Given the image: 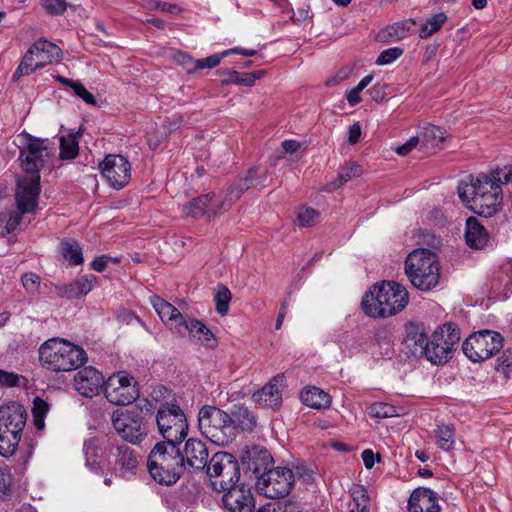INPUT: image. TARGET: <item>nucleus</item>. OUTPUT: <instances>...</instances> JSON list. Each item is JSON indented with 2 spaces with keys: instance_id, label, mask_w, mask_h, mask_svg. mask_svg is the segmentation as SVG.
Returning a JSON list of instances; mask_svg holds the SVG:
<instances>
[{
  "instance_id": "338daca9",
  "label": "nucleus",
  "mask_w": 512,
  "mask_h": 512,
  "mask_svg": "<svg viewBox=\"0 0 512 512\" xmlns=\"http://www.w3.org/2000/svg\"><path fill=\"white\" fill-rule=\"evenodd\" d=\"M111 257L108 255H101L96 257L90 264L91 269L102 272L107 267L108 263L110 262Z\"/></svg>"
},
{
  "instance_id": "a18cd8bd",
  "label": "nucleus",
  "mask_w": 512,
  "mask_h": 512,
  "mask_svg": "<svg viewBox=\"0 0 512 512\" xmlns=\"http://www.w3.org/2000/svg\"><path fill=\"white\" fill-rule=\"evenodd\" d=\"M98 449L99 440L97 438H90L84 443V452L86 455V465L91 470L98 469Z\"/></svg>"
},
{
  "instance_id": "3c124183",
  "label": "nucleus",
  "mask_w": 512,
  "mask_h": 512,
  "mask_svg": "<svg viewBox=\"0 0 512 512\" xmlns=\"http://www.w3.org/2000/svg\"><path fill=\"white\" fill-rule=\"evenodd\" d=\"M13 476L10 469L0 462V500H4L11 492Z\"/></svg>"
},
{
  "instance_id": "423d86ee",
  "label": "nucleus",
  "mask_w": 512,
  "mask_h": 512,
  "mask_svg": "<svg viewBox=\"0 0 512 512\" xmlns=\"http://www.w3.org/2000/svg\"><path fill=\"white\" fill-rule=\"evenodd\" d=\"M48 139L30 137L27 145L20 150L21 166L24 176L18 178L17 186L28 190L40 192V170L44 167L46 159L50 156Z\"/></svg>"
},
{
  "instance_id": "9d476101",
  "label": "nucleus",
  "mask_w": 512,
  "mask_h": 512,
  "mask_svg": "<svg viewBox=\"0 0 512 512\" xmlns=\"http://www.w3.org/2000/svg\"><path fill=\"white\" fill-rule=\"evenodd\" d=\"M155 421L163 441L183 442L188 434L186 416L177 404H161L157 410Z\"/></svg>"
},
{
  "instance_id": "dca6fc26",
  "label": "nucleus",
  "mask_w": 512,
  "mask_h": 512,
  "mask_svg": "<svg viewBox=\"0 0 512 512\" xmlns=\"http://www.w3.org/2000/svg\"><path fill=\"white\" fill-rule=\"evenodd\" d=\"M440 263L435 252L418 248V290L430 291L440 282Z\"/></svg>"
},
{
  "instance_id": "8fccbe9b",
  "label": "nucleus",
  "mask_w": 512,
  "mask_h": 512,
  "mask_svg": "<svg viewBox=\"0 0 512 512\" xmlns=\"http://www.w3.org/2000/svg\"><path fill=\"white\" fill-rule=\"evenodd\" d=\"M319 220V212L311 207L299 209L296 224L301 227H311Z\"/></svg>"
},
{
  "instance_id": "9b49d317",
  "label": "nucleus",
  "mask_w": 512,
  "mask_h": 512,
  "mask_svg": "<svg viewBox=\"0 0 512 512\" xmlns=\"http://www.w3.org/2000/svg\"><path fill=\"white\" fill-rule=\"evenodd\" d=\"M504 345L503 336L496 331L481 330L470 335L462 345L464 354L473 362L491 358Z\"/></svg>"
},
{
  "instance_id": "5701e85b",
  "label": "nucleus",
  "mask_w": 512,
  "mask_h": 512,
  "mask_svg": "<svg viewBox=\"0 0 512 512\" xmlns=\"http://www.w3.org/2000/svg\"><path fill=\"white\" fill-rule=\"evenodd\" d=\"M266 178L267 170L261 169L260 167H252L248 170L244 178H240L230 186L226 194L234 203L250 188L261 189L265 187Z\"/></svg>"
},
{
  "instance_id": "4468645a",
  "label": "nucleus",
  "mask_w": 512,
  "mask_h": 512,
  "mask_svg": "<svg viewBox=\"0 0 512 512\" xmlns=\"http://www.w3.org/2000/svg\"><path fill=\"white\" fill-rule=\"evenodd\" d=\"M104 394L114 405H129L139 397L138 383L128 373L118 372L106 380Z\"/></svg>"
},
{
  "instance_id": "cd10ccee",
  "label": "nucleus",
  "mask_w": 512,
  "mask_h": 512,
  "mask_svg": "<svg viewBox=\"0 0 512 512\" xmlns=\"http://www.w3.org/2000/svg\"><path fill=\"white\" fill-rule=\"evenodd\" d=\"M38 67L43 68L48 64L59 61L62 57L61 49L45 39H39L30 46Z\"/></svg>"
},
{
  "instance_id": "6e6552de",
  "label": "nucleus",
  "mask_w": 512,
  "mask_h": 512,
  "mask_svg": "<svg viewBox=\"0 0 512 512\" xmlns=\"http://www.w3.org/2000/svg\"><path fill=\"white\" fill-rule=\"evenodd\" d=\"M459 341L460 331L456 325L445 323L433 332L423 347L422 353L430 363L443 365L452 358Z\"/></svg>"
},
{
  "instance_id": "58836bf2",
  "label": "nucleus",
  "mask_w": 512,
  "mask_h": 512,
  "mask_svg": "<svg viewBox=\"0 0 512 512\" xmlns=\"http://www.w3.org/2000/svg\"><path fill=\"white\" fill-rule=\"evenodd\" d=\"M210 194V203H208L207 219L211 220L218 215L228 211L233 202L230 200L228 195L225 193L224 196H216L214 193Z\"/></svg>"
},
{
  "instance_id": "bf43d9fd",
  "label": "nucleus",
  "mask_w": 512,
  "mask_h": 512,
  "mask_svg": "<svg viewBox=\"0 0 512 512\" xmlns=\"http://www.w3.org/2000/svg\"><path fill=\"white\" fill-rule=\"evenodd\" d=\"M416 257V249H413L405 260V273L413 286H416V268L414 259Z\"/></svg>"
},
{
  "instance_id": "7ed1b4c3",
  "label": "nucleus",
  "mask_w": 512,
  "mask_h": 512,
  "mask_svg": "<svg viewBox=\"0 0 512 512\" xmlns=\"http://www.w3.org/2000/svg\"><path fill=\"white\" fill-rule=\"evenodd\" d=\"M181 443L161 441L149 453L147 468L151 477L159 484L173 485L183 475L185 470L179 447Z\"/></svg>"
},
{
  "instance_id": "b1692460",
  "label": "nucleus",
  "mask_w": 512,
  "mask_h": 512,
  "mask_svg": "<svg viewBox=\"0 0 512 512\" xmlns=\"http://www.w3.org/2000/svg\"><path fill=\"white\" fill-rule=\"evenodd\" d=\"M96 283V276L88 274L68 284H52L51 292L61 298L75 299L88 294L95 287Z\"/></svg>"
},
{
  "instance_id": "a878e982",
  "label": "nucleus",
  "mask_w": 512,
  "mask_h": 512,
  "mask_svg": "<svg viewBox=\"0 0 512 512\" xmlns=\"http://www.w3.org/2000/svg\"><path fill=\"white\" fill-rule=\"evenodd\" d=\"M188 333L190 339L196 343L210 349H214L218 342L211 330L200 320L188 317L181 328L179 336Z\"/></svg>"
},
{
  "instance_id": "864d4df0",
  "label": "nucleus",
  "mask_w": 512,
  "mask_h": 512,
  "mask_svg": "<svg viewBox=\"0 0 512 512\" xmlns=\"http://www.w3.org/2000/svg\"><path fill=\"white\" fill-rule=\"evenodd\" d=\"M495 368L505 376L512 372V348H507L502 352L501 356L497 358Z\"/></svg>"
},
{
  "instance_id": "f3484780",
  "label": "nucleus",
  "mask_w": 512,
  "mask_h": 512,
  "mask_svg": "<svg viewBox=\"0 0 512 512\" xmlns=\"http://www.w3.org/2000/svg\"><path fill=\"white\" fill-rule=\"evenodd\" d=\"M100 170L110 186L115 189L125 187L130 180L131 165L122 155H107L100 163Z\"/></svg>"
},
{
  "instance_id": "f257e3e1",
  "label": "nucleus",
  "mask_w": 512,
  "mask_h": 512,
  "mask_svg": "<svg viewBox=\"0 0 512 512\" xmlns=\"http://www.w3.org/2000/svg\"><path fill=\"white\" fill-rule=\"evenodd\" d=\"M512 182V165L493 169L490 174L469 175L457 187L458 196L467 207L483 217L495 215L502 204L501 185Z\"/></svg>"
},
{
  "instance_id": "e433bc0d",
  "label": "nucleus",
  "mask_w": 512,
  "mask_h": 512,
  "mask_svg": "<svg viewBox=\"0 0 512 512\" xmlns=\"http://www.w3.org/2000/svg\"><path fill=\"white\" fill-rule=\"evenodd\" d=\"M60 253L72 266H77L84 262L82 248L76 241H62Z\"/></svg>"
},
{
  "instance_id": "e2e57ef3",
  "label": "nucleus",
  "mask_w": 512,
  "mask_h": 512,
  "mask_svg": "<svg viewBox=\"0 0 512 512\" xmlns=\"http://www.w3.org/2000/svg\"><path fill=\"white\" fill-rule=\"evenodd\" d=\"M0 384L7 387H15L19 384V376L13 372L0 369Z\"/></svg>"
},
{
  "instance_id": "7c9ffc66",
  "label": "nucleus",
  "mask_w": 512,
  "mask_h": 512,
  "mask_svg": "<svg viewBox=\"0 0 512 512\" xmlns=\"http://www.w3.org/2000/svg\"><path fill=\"white\" fill-rule=\"evenodd\" d=\"M466 243L475 249L483 248L488 242V233L484 226L475 217H469L466 221Z\"/></svg>"
},
{
  "instance_id": "1a4fd4ad",
  "label": "nucleus",
  "mask_w": 512,
  "mask_h": 512,
  "mask_svg": "<svg viewBox=\"0 0 512 512\" xmlns=\"http://www.w3.org/2000/svg\"><path fill=\"white\" fill-rule=\"evenodd\" d=\"M211 479V488L217 492H225L240 484V466L235 456L228 452H217L212 455L206 471Z\"/></svg>"
},
{
  "instance_id": "4c0bfd02",
  "label": "nucleus",
  "mask_w": 512,
  "mask_h": 512,
  "mask_svg": "<svg viewBox=\"0 0 512 512\" xmlns=\"http://www.w3.org/2000/svg\"><path fill=\"white\" fill-rule=\"evenodd\" d=\"M208 203H210V194L200 195L184 206V212L187 216L194 218L204 217L207 219Z\"/></svg>"
},
{
  "instance_id": "f03ea898",
  "label": "nucleus",
  "mask_w": 512,
  "mask_h": 512,
  "mask_svg": "<svg viewBox=\"0 0 512 512\" xmlns=\"http://www.w3.org/2000/svg\"><path fill=\"white\" fill-rule=\"evenodd\" d=\"M408 304V292L399 283L374 284L361 301L363 312L373 318H387L401 312Z\"/></svg>"
},
{
  "instance_id": "0eeeda50",
  "label": "nucleus",
  "mask_w": 512,
  "mask_h": 512,
  "mask_svg": "<svg viewBox=\"0 0 512 512\" xmlns=\"http://www.w3.org/2000/svg\"><path fill=\"white\" fill-rule=\"evenodd\" d=\"M198 425L201 433L219 446L233 441V426L228 413L217 407L203 406L198 414Z\"/></svg>"
},
{
  "instance_id": "c85d7f7f",
  "label": "nucleus",
  "mask_w": 512,
  "mask_h": 512,
  "mask_svg": "<svg viewBox=\"0 0 512 512\" xmlns=\"http://www.w3.org/2000/svg\"><path fill=\"white\" fill-rule=\"evenodd\" d=\"M110 454L115 457V464L120 471L125 473H134L138 467V456L136 452L125 444L113 446Z\"/></svg>"
},
{
  "instance_id": "37998d69",
  "label": "nucleus",
  "mask_w": 512,
  "mask_h": 512,
  "mask_svg": "<svg viewBox=\"0 0 512 512\" xmlns=\"http://www.w3.org/2000/svg\"><path fill=\"white\" fill-rule=\"evenodd\" d=\"M262 72H245L239 73L235 70L227 72V78L223 80L225 84H244L251 86L255 80L260 77Z\"/></svg>"
},
{
  "instance_id": "20e7f679",
  "label": "nucleus",
  "mask_w": 512,
  "mask_h": 512,
  "mask_svg": "<svg viewBox=\"0 0 512 512\" xmlns=\"http://www.w3.org/2000/svg\"><path fill=\"white\" fill-rule=\"evenodd\" d=\"M38 354L41 365L52 372L76 370L87 361L84 349L62 338L46 340Z\"/></svg>"
},
{
  "instance_id": "393cba45",
  "label": "nucleus",
  "mask_w": 512,
  "mask_h": 512,
  "mask_svg": "<svg viewBox=\"0 0 512 512\" xmlns=\"http://www.w3.org/2000/svg\"><path fill=\"white\" fill-rule=\"evenodd\" d=\"M445 141L443 131L430 123H426L418 131V153L433 155L443 148Z\"/></svg>"
},
{
  "instance_id": "c9c22d12",
  "label": "nucleus",
  "mask_w": 512,
  "mask_h": 512,
  "mask_svg": "<svg viewBox=\"0 0 512 512\" xmlns=\"http://www.w3.org/2000/svg\"><path fill=\"white\" fill-rule=\"evenodd\" d=\"M361 166L355 162L348 163L345 167L341 168L338 172L337 179L332 181L327 186V191H333L340 188L343 184L351 180L352 178L358 177L361 174Z\"/></svg>"
},
{
  "instance_id": "f704fd0d",
  "label": "nucleus",
  "mask_w": 512,
  "mask_h": 512,
  "mask_svg": "<svg viewBox=\"0 0 512 512\" xmlns=\"http://www.w3.org/2000/svg\"><path fill=\"white\" fill-rule=\"evenodd\" d=\"M81 135L80 131L69 133L67 136L60 138V153L59 157L62 160H72L78 156L79 144L77 137Z\"/></svg>"
},
{
  "instance_id": "4be33fe9",
  "label": "nucleus",
  "mask_w": 512,
  "mask_h": 512,
  "mask_svg": "<svg viewBox=\"0 0 512 512\" xmlns=\"http://www.w3.org/2000/svg\"><path fill=\"white\" fill-rule=\"evenodd\" d=\"M151 304L162 322L173 333L177 335L181 333V328L183 327L188 317H185L174 305L165 301L159 296H152Z\"/></svg>"
},
{
  "instance_id": "6ab92c4d",
  "label": "nucleus",
  "mask_w": 512,
  "mask_h": 512,
  "mask_svg": "<svg viewBox=\"0 0 512 512\" xmlns=\"http://www.w3.org/2000/svg\"><path fill=\"white\" fill-rule=\"evenodd\" d=\"M222 503L229 512L255 511L253 493L245 483H240L225 491L222 496Z\"/></svg>"
},
{
  "instance_id": "4d7b16f0",
  "label": "nucleus",
  "mask_w": 512,
  "mask_h": 512,
  "mask_svg": "<svg viewBox=\"0 0 512 512\" xmlns=\"http://www.w3.org/2000/svg\"><path fill=\"white\" fill-rule=\"evenodd\" d=\"M21 282L27 292L35 294L40 286V277L32 272H27L22 275Z\"/></svg>"
},
{
  "instance_id": "473e14b6",
  "label": "nucleus",
  "mask_w": 512,
  "mask_h": 512,
  "mask_svg": "<svg viewBox=\"0 0 512 512\" xmlns=\"http://www.w3.org/2000/svg\"><path fill=\"white\" fill-rule=\"evenodd\" d=\"M439 499L437 491L418 484V512H440Z\"/></svg>"
},
{
  "instance_id": "79ce46f5",
  "label": "nucleus",
  "mask_w": 512,
  "mask_h": 512,
  "mask_svg": "<svg viewBox=\"0 0 512 512\" xmlns=\"http://www.w3.org/2000/svg\"><path fill=\"white\" fill-rule=\"evenodd\" d=\"M447 16L444 13H437L430 17L426 23L422 24L418 36L421 38H427L433 33L440 30L442 25L446 22Z\"/></svg>"
},
{
  "instance_id": "69168bd1",
  "label": "nucleus",
  "mask_w": 512,
  "mask_h": 512,
  "mask_svg": "<svg viewBox=\"0 0 512 512\" xmlns=\"http://www.w3.org/2000/svg\"><path fill=\"white\" fill-rule=\"evenodd\" d=\"M293 473L295 478L303 479L304 482H311L313 480V471L304 465L296 466Z\"/></svg>"
},
{
  "instance_id": "774afa93",
  "label": "nucleus",
  "mask_w": 512,
  "mask_h": 512,
  "mask_svg": "<svg viewBox=\"0 0 512 512\" xmlns=\"http://www.w3.org/2000/svg\"><path fill=\"white\" fill-rule=\"evenodd\" d=\"M277 512H302L297 502L287 500L282 503H276Z\"/></svg>"
},
{
  "instance_id": "09e8293b",
  "label": "nucleus",
  "mask_w": 512,
  "mask_h": 512,
  "mask_svg": "<svg viewBox=\"0 0 512 512\" xmlns=\"http://www.w3.org/2000/svg\"><path fill=\"white\" fill-rule=\"evenodd\" d=\"M231 298V291L226 286H220L214 297L216 311L220 315L224 316L227 314Z\"/></svg>"
},
{
  "instance_id": "de8ad7c7",
  "label": "nucleus",
  "mask_w": 512,
  "mask_h": 512,
  "mask_svg": "<svg viewBox=\"0 0 512 512\" xmlns=\"http://www.w3.org/2000/svg\"><path fill=\"white\" fill-rule=\"evenodd\" d=\"M368 413L374 418H389L398 416L396 407L388 403L376 402L368 407Z\"/></svg>"
},
{
  "instance_id": "2f4dec72",
  "label": "nucleus",
  "mask_w": 512,
  "mask_h": 512,
  "mask_svg": "<svg viewBox=\"0 0 512 512\" xmlns=\"http://www.w3.org/2000/svg\"><path fill=\"white\" fill-rule=\"evenodd\" d=\"M415 24L413 19L406 22H397L380 30L377 34V40L381 43L397 42L404 39Z\"/></svg>"
},
{
  "instance_id": "ea45409f",
  "label": "nucleus",
  "mask_w": 512,
  "mask_h": 512,
  "mask_svg": "<svg viewBox=\"0 0 512 512\" xmlns=\"http://www.w3.org/2000/svg\"><path fill=\"white\" fill-rule=\"evenodd\" d=\"M41 69L38 67L37 61L33 56V53H30V48L24 54L23 58L20 61L19 66L13 74V80L17 81L23 76H28L35 72L36 70Z\"/></svg>"
},
{
  "instance_id": "72a5a7b5",
  "label": "nucleus",
  "mask_w": 512,
  "mask_h": 512,
  "mask_svg": "<svg viewBox=\"0 0 512 512\" xmlns=\"http://www.w3.org/2000/svg\"><path fill=\"white\" fill-rule=\"evenodd\" d=\"M300 399L306 406L316 409L327 408L331 403L329 394L315 386L304 389L301 392Z\"/></svg>"
},
{
  "instance_id": "a211bd4d",
  "label": "nucleus",
  "mask_w": 512,
  "mask_h": 512,
  "mask_svg": "<svg viewBox=\"0 0 512 512\" xmlns=\"http://www.w3.org/2000/svg\"><path fill=\"white\" fill-rule=\"evenodd\" d=\"M184 470L190 472H199L208 469L210 465V455L206 444L200 439H188L183 448H181Z\"/></svg>"
},
{
  "instance_id": "6e6d98bb",
  "label": "nucleus",
  "mask_w": 512,
  "mask_h": 512,
  "mask_svg": "<svg viewBox=\"0 0 512 512\" xmlns=\"http://www.w3.org/2000/svg\"><path fill=\"white\" fill-rule=\"evenodd\" d=\"M43 8L51 15H61L67 9L65 0H41Z\"/></svg>"
},
{
  "instance_id": "c03bdc74",
  "label": "nucleus",
  "mask_w": 512,
  "mask_h": 512,
  "mask_svg": "<svg viewBox=\"0 0 512 512\" xmlns=\"http://www.w3.org/2000/svg\"><path fill=\"white\" fill-rule=\"evenodd\" d=\"M49 404L44 399L40 397H36L33 400V407H32V415L34 420V425L37 427V429H43L44 428V419L46 414L49 411Z\"/></svg>"
},
{
  "instance_id": "39448f33",
  "label": "nucleus",
  "mask_w": 512,
  "mask_h": 512,
  "mask_svg": "<svg viewBox=\"0 0 512 512\" xmlns=\"http://www.w3.org/2000/svg\"><path fill=\"white\" fill-rule=\"evenodd\" d=\"M27 412L18 402L0 407V456L8 458L18 449L26 425Z\"/></svg>"
},
{
  "instance_id": "aec40b11",
  "label": "nucleus",
  "mask_w": 512,
  "mask_h": 512,
  "mask_svg": "<svg viewBox=\"0 0 512 512\" xmlns=\"http://www.w3.org/2000/svg\"><path fill=\"white\" fill-rule=\"evenodd\" d=\"M104 377L93 366H86L75 374L74 388L83 397L92 398L99 394L105 386Z\"/></svg>"
},
{
  "instance_id": "680f3d73",
  "label": "nucleus",
  "mask_w": 512,
  "mask_h": 512,
  "mask_svg": "<svg viewBox=\"0 0 512 512\" xmlns=\"http://www.w3.org/2000/svg\"><path fill=\"white\" fill-rule=\"evenodd\" d=\"M353 500L356 506L369 504V496L367 490L363 486H357L352 491Z\"/></svg>"
},
{
  "instance_id": "5fc2aeb1",
  "label": "nucleus",
  "mask_w": 512,
  "mask_h": 512,
  "mask_svg": "<svg viewBox=\"0 0 512 512\" xmlns=\"http://www.w3.org/2000/svg\"><path fill=\"white\" fill-rule=\"evenodd\" d=\"M403 54V49L400 47H392L386 50H383L377 60V65H387L398 59Z\"/></svg>"
},
{
  "instance_id": "13d9d810",
  "label": "nucleus",
  "mask_w": 512,
  "mask_h": 512,
  "mask_svg": "<svg viewBox=\"0 0 512 512\" xmlns=\"http://www.w3.org/2000/svg\"><path fill=\"white\" fill-rule=\"evenodd\" d=\"M228 54H230V51L226 50L220 54H213L204 59H198L197 64H195V67L197 69L214 68L220 63L221 59L227 56Z\"/></svg>"
},
{
  "instance_id": "49530a36",
  "label": "nucleus",
  "mask_w": 512,
  "mask_h": 512,
  "mask_svg": "<svg viewBox=\"0 0 512 512\" xmlns=\"http://www.w3.org/2000/svg\"><path fill=\"white\" fill-rule=\"evenodd\" d=\"M401 352L406 355L407 358L416 355V326L412 322L407 326V334L401 344Z\"/></svg>"
},
{
  "instance_id": "0e129e2a",
  "label": "nucleus",
  "mask_w": 512,
  "mask_h": 512,
  "mask_svg": "<svg viewBox=\"0 0 512 512\" xmlns=\"http://www.w3.org/2000/svg\"><path fill=\"white\" fill-rule=\"evenodd\" d=\"M361 456L367 469H371L374 466L376 460L380 461V455L375 454L371 449H365Z\"/></svg>"
},
{
  "instance_id": "c756f323",
  "label": "nucleus",
  "mask_w": 512,
  "mask_h": 512,
  "mask_svg": "<svg viewBox=\"0 0 512 512\" xmlns=\"http://www.w3.org/2000/svg\"><path fill=\"white\" fill-rule=\"evenodd\" d=\"M231 426H233V440L236 438L237 430L252 431L256 426V416L247 407L242 405L233 406L230 413Z\"/></svg>"
},
{
  "instance_id": "052dcab7",
  "label": "nucleus",
  "mask_w": 512,
  "mask_h": 512,
  "mask_svg": "<svg viewBox=\"0 0 512 512\" xmlns=\"http://www.w3.org/2000/svg\"><path fill=\"white\" fill-rule=\"evenodd\" d=\"M73 91L75 95L80 97L85 103L90 105H95L96 100L93 94H91L79 81H77L73 86Z\"/></svg>"
},
{
  "instance_id": "ddd939ff",
  "label": "nucleus",
  "mask_w": 512,
  "mask_h": 512,
  "mask_svg": "<svg viewBox=\"0 0 512 512\" xmlns=\"http://www.w3.org/2000/svg\"><path fill=\"white\" fill-rule=\"evenodd\" d=\"M111 422L117 434L131 444H140L149 432L148 423L128 409L113 411Z\"/></svg>"
},
{
  "instance_id": "412c9836",
  "label": "nucleus",
  "mask_w": 512,
  "mask_h": 512,
  "mask_svg": "<svg viewBox=\"0 0 512 512\" xmlns=\"http://www.w3.org/2000/svg\"><path fill=\"white\" fill-rule=\"evenodd\" d=\"M241 461L242 464L255 475L256 480L263 472L272 469L274 462L270 452L259 445L246 447L242 451Z\"/></svg>"
},
{
  "instance_id": "603ef678",
  "label": "nucleus",
  "mask_w": 512,
  "mask_h": 512,
  "mask_svg": "<svg viewBox=\"0 0 512 512\" xmlns=\"http://www.w3.org/2000/svg\"><path fill=\"white\" fill-rule=\"evenodd\" d=\"M129 410L142 417L143 421H146L148 424L150 420L153 419L154 406L152 402L146 398L138 400L137 404Z\"/></svg>"
},
{
  "instance_id": "bb28decb",
  "label": "nucleus",
  "mask_w": 512,
  "mask_h": 512,
  "mask_svg": "<svg viewBox=\"0 0 512 512\" xmlns=\"http://www.w3.org/2000/svg\"><path fill=\"white\" fill-rule=\"evenodd\" d=\"M284 374H278L272 378L262 389L253 394L255 402L265 407H278L282 400V389L284 387Z\"/></svg>"
},
{
  "instance_id": "f8f14e48",
  "label": "nucleus",
  "mask_w": 512,
  "mask_h": 512,
  "mask_svg": "<svg viewBox=\"0 0 512 512\" xmlns=\"http://www.w3.org/2000/svg\"><path fill=\"white\" fill-rule=\"evenodd\" d=\"M295 475L287 467H276L263 472L256 480L258 492L269 499L287 496L294 485Z\"/></svg>"
},
{
  "instance_id": "a19ab883",
  "label": "nucleus",
  "mask_w": 512,
  "mask_h": 512,
  "mask_svg": "<svg viewBox=\"0 0 512 512\" xmlns=\"http://www.w3.org/2000/svg\"><path fill=\"white\" fill-rule=\"evenodd\" d=\"M436 444L442 450H452L455 444L454 429L448 425L439 426L436 430Z\"/></svg>"
},
{
  "instance_id": "2eb2a0df",
  "label": "nucleus",
  "mask_w": 512,
  "mask_h": 512,
  "mask_svg": "<svg viewBox=\"0 0 512 512\" xmlns=\"http://www.w3.org/2000/svg\"><path fill=\"white\" fill-rule=\"evenodd\" d=\"M40 192L28 190L17 186L16 189V204L17 210L0 213V224L5 223L4 229L1 231V236L5 237L14 232L20 225L23 215L35 210L38 203Z\"/></svg>"
}]
</instances>
